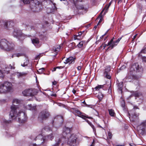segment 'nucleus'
<instances>
[{
	"mask_svg": "<svg viewBox=\"0 0 146 146\" xmlns=\"http://www.w3.org/2000/svg\"><path fill=\"white\" fill-rule=\"evenodd\" d=\"M21 102V100L18 99L13 100V104L11 106L9 115L12 119H17L19 123H23L26 121L27 119V115L23 111H19L18 106L15 105V104H20Z\"/></svg>",
	"mask_w": 146,
	"mask_h": 146,
	"instance_id": "nucleus-1",
	"label": "nucleus"
},
{
	"mask_svg": "<svg viewBox=\"0 0 146 146\" xmlns=\"http://www.w3.org/2000/svg\"><path fill=\"white\" fill-rule=\"evenodd\" d=\"M15 45L9 42L6 39H1L0 42V47L2 49L7 50H11L14 49Z\"/></svg>",
	"mask_w": 146,
	"mask_h": 146,
	"instance_id": "nucleus-2",
	"label": "nucleus"
},
{
	"mask_svg": "<svg viewBox=\"0 0 146 146\" xmlns=\"http://www.w3.org/2000/svg\"><path fill=\"white\" fill-rule=\"evenodd\" d=\"M12 90V85L10 82H5L0 85V94H5Z\"/></svg>",
	"mask_w": 146,
	"mask_h": 146,
	"instance_id": "nucleus-3",
	"label": "nucleus"
},
{
	"mask_svg": "<svg viewBox=\"0 0 146 146\" xmlns=\"http://www.w3.org/2000/svg\"><path fill=\"white\" fill-rule=\"evenodd\" d=\"M29 3L30 7L33 11L37 12L40 10L41 4L37 0H31Z\"/></svg>",
	"mask_w": 146,
	"mask_h": 146,
	"instance_id": "nucleus-4",
	"label": "nucleus"
},
{
	"mask_svg": "<svg viewBox=\"0 0 146 146\" xmlns=\"http://www.w3.org/2000/svg\"><path fill=\"white\" fill-rule=\"evenodd\" d=\"M65 139H67L68 144L70 146H77L78 144L76 141L77 138L74 134H71Z\"/></svg>",
	"mask_w": 146,
	"mask_h": 146,
	"instance_id": "nucleus-5",
	"label": "nucleus"
},
{
	"mask_svg": "<svg viewBox=\"0 0 146 146\" xmlns=\"http://www.w3.org/2000/svg\"><path fill=\"white\" fill-rule=\"evenodd\" d=\"M50 114L48 111L46 110L42 111L39 114L38 119H41V122L42 123L43 120L47 119L50 116Z\"/></svg>",
	"mask_w": 146,
	"mask_h": 146,
	"instance_id": "nucleus-6",
	"label": "nucleus"
},
{
	"mask_svg": "<svg viewBox=\"0 0 146 146\" xmlns=\"http://www.w3.org/2000/svg\"><path fill=\"white\" fill-rule=\"evenodd\" d=\"M141 69L140 66L137 63L133 64L131 66L130 69V72L129 73L131 75H133L136 72H138L140 71Z\"/></svg>",
	"mask_w": 146,
	"mask_h": 146,
	"instance_id": "nucleus-7",
	"label": "nucleus"
},
{
	"mask_svg": "<svg viewBox=\"0 0 146 146\" xmlns=\"http://www.w3.org/2000/svg\"><path fill=\"white\" fill-rule=\"evenodd\" d=\"M37 92L35 89H29L26 90L22 92V93L25 96H32L36 95Z\"/></svg>",
	"mask_w": 146,
	"mask_h": 146,
	"instance_id": "nucleus-8",
	"label": "nucleus"
},
{
	"mask_svg": "<svg viewBox=\"0 0 146 146\" xmlns=\"http://www.w3.org/2000/svg\"><path fill=\"white\" fill-rule=\"evenodd\" d=\"M13 33V36L15 37H16L19 40L23 39V38L21 39V38L25 36V35L22 33L21 30L17 29H14Z\"/></svg>",
	"mask_w": 146,
	"mask_h": 146,
	"instance_id": "nucleus-9",
	"label": "nucleus"
},
{
	"mask_svg": "<svg viewBox=\"0 0 146 146\" xmlns=\"http://www.w3.org/2000/svg\"><path fill=\"white\" fill-rule=\"evenodd\" d=\"M121 38V37L119 38L117 40L113 41V40L114 39V37H113L108 43V45H110L108 48H110L111 49L113 48L114 47L117 45Z\"/></svg>",
	"mask_w": 146,
	"mask_h": 146,
	"instance_id": "nucleus-10",
	"label": "nucleus"
},
{
	"mask_svg": "<svg viewBox=\"0 0 146 146\" xmlns=\"http://www.w3.org/2000/svg\"><path fill=\"white\" fill-rule=\"evenodd\" d=\"M146 127V120L143 121L140 125V129L139 130V132L141 135L145 133V127Z\"/></svg>",
	"mask_w": 146,
	"mask_h": 146,
	"instance_id": "nucleus-11",
	"label": "nucleus"
},
{
	"mask_svg": "<svg viewBox=\"0 0 146 146\" xmlns=\"http://www.w3.org/2000/svg\"><path fill=\"white\" fill-rule=\"evenodd\" d=\"M70 128L66 127H65L64 128L62 132L63 137L62 140L63 138H65L71 135L70 134Z\"/></svg>",
	"mask_w": 146,
	"mask_h": 146,
	"instance_id": "nucleus-12",
	"label": "nucleus"
},
{
	"mask_svg": "<svg viewBox=\"0 0 146 146\" xmlns=\"http://www.w3.org/2000/svg\"><path fill=\"white\" fill-rule=\"evenodd\" d=\"M4 28L7 30H9V28H12L14 25V23L12 21H5L3 22Z\"/></svg>",
	"mask_w": 146,
	"mask_h": 146,
	"instance_id": "nucleus-13",
	"label": "nucleus"
},
{
	"mask_svg": "<svg viewBox=\"0 0 146 146\" xmlns=\"http://www.w3.org/2000/svg\"><path fill=\"white\" fill-rule=\"evenodd\" d=\"M137 109H139V108L137 106H134L133 109L130 111V113H129V114H131L132 117L134 118L138 117L139 115V113L135 111V110Z\"/></svg>",
	"mask_w": 146,
	"mask_h": 146,
	"instance_id": "nucleus-14",
	"label": "nucleus"
},
{
	"mask_svg": "<svg viewBox=\"0 0 146 146\" xmlns=\"http://www.w3.org/2000/svg\"><path fill=\"white\" fill-rule=\"evenodd\" d=\"M111 67V66H106L104 73V77L109 79H110L111 78V76L109 73V72L110 71Z\"/></svg>",
	"mask_w": 146,
	"mask_h": 146,
	"instance_id": "nucleus-15",
	"label": "nucleus"
},
{
	"mask_svg": "<svg viewBox=\"0 0 146 146\" xmlns=\"http://www.w3.org/2000/svg\"><path fill=\"white\" fill-rule=\"evenodd\" d=\"M71 1L74 2L75 6L76 8L78 10L83 9L84 7L82 5H79L78 4V1L77 0H71Z\"/></svg>",
	"mask_w": 146,
	"mask_h": 146,
	"instance_id": "nucleus-16",
	"label": "nucleus"
},
{
	"mask_svg": "<svg viewBox=\"0 0 146 146\" xmlns=\"http://www.w3.org/2000/svg\"><path fill=\"white\" fill-rule=\"evenodd\" d=\"M75 59V58H73L72 57H70L67 59L66 60V62H64V63L67 64L69 63V64H73L74 62Z\"/></svg>",
	"mask_w": 146,
	"mask_h": 146,
	"instance_id": "nucleus-17",
	"label": "nucleus"
},
{
	"mask_svg": "<svg viewBox=\"0 0 146 146\" xmlns=\"http://www.w3.org/2000/svg\"><path fill=\"white\" fill-rule=\"evenodd\" d=\"M74 112L78 114V116L83 119H85V118L86 117L89 118V117H86L84 115L82 114V113L79 110H78L74 109Z\"/></svg>",
	"mask_w": 146,
	"mask_h": 146,
	"instance_id": "nucleus-18",
	"label": "nucleus"
},
{
	"mask_svg": "<svg viewBox=\"0 0 146 146\" xmlns=\"http://www.w3.org/2000/svg\"><path fill=\"white\" fill-rule=\"evenodd\" d=\"M33 43L37 47H39L40 45L39 44V41L38 38H35L32 40Z\"/></svg>",
	"mask_w": 146,
	"mask_h": 146,
	"instance_id": "nucleus-19",
	"label": "nucleus"
},
{
	"mask_svg": "<svg viewBox=\"0 0 146 146\" xmlns=\"http://www.w3.org/2000/svg\"><path fill=\"white\" fill-rule=\"evenodd\" d=\"M28 74V72H17L15 73V75L18 78H21L26 76Z\"/></svg>",
	"mask_w": 146,
	"mask_h": 146,
	"instance_id": "nucleus-20",
	"label": "nucleus"
},
{
	"mask_svg": "<svg viewBox=\"0 0 146 146\" xmlns=\"http://www.w3.org/2000/svg\"><path fill=\"white\" fill-rule=\"evenodd\" d=\"M37 139L40 140L41 141H42V140L43 141L41 142V143H43V142H44L46 140L45 136L43 137L42 135L40 134L36 137L35 140H36Z\"/></svg>",
	"mask_w": 146,
	"mask_h": 146,
	"instance_id": "nucleus-21",
	"label": "nucleus"
},
{
	"mask_svg": "<svg viewBox=\"0 0 146 146\" xmlns=\"http://www.w3.org/2000/svg\"><path fill=\"white\" fill-rule=\"evenodd\" d=\"M11 120H9L8 121L7 120L5 119H2L1 121V123L3 125H7L10 123H11Z\"/></svg>",
	"mask_w": 146,
	"mask_h": 146,
	"instance_id": "nucleus-22",
	"label": "nucleus"
},
{
	"mask_svg": "<svg viewBox=\"0 0 146 146\" xmlns=\"http://www.w3.org/2000/svg\"><path fill=\"white\" fill-rule=\"evenodd\" d=\"M104 9H105L104 8V9H103L102 10V11L100 15H99V17H98V18H100L98 23V24H97V25H99V24L102 22V19H103V17H102V13L104 11Z\"/></svg>",
	"mask_w": 146,
	"mask_h": 146,
	"instance_id": "nucleus-23",
	"label": "nucleus"
},
{
	"mask_svg": "<svg viewBox=\"0 0 146 146\" xmlns=\"http://www.w3.org/2000/svg\"><path fill=\"white\" fill-rule=\"evenodd\" d=\"M53 134L52 133L45 136L46 140H52L54 138Z\"/></svg>",
	"mask_w": 146,
	"mask_h": 146,
	"instance_id": "nucleus-24",
	"label": "nucleus"
},
{
	"mask_svg": "<svg viewBox=\"0 0 146 146\" xmlns=\"http://www.w3.org/2000/svg\"><path fill=\"white\" fill-rule=\"evenodd\" d=\"M28 109L30 110H35L36 109V106H32V105L30 104L28 105Z\"/></svg>",
	"mask_w": 146,
	"mask_h": 146,
	"instance_id": "nucleus-25",
	"label": "nucleus"
},
{
	"mask_svg": "<svg viewBox=\"0 0 146 146\" xmlns=\"http://www.w3.org/2000/svg\"><path fill=\"white\" fill-rule=\"evenodd\" d=\"M123 82H118L117 84V86L118 87V89L120 91H122V88L123 87Z\"/></svg>",
	"mask_w": 146,
	"mask_h": 146,
	"instance_id": "nucleus-26",
	"label": "nucleus"
},
{
	"mask_svg": "<svg viewBox=\"0 0 146 146\" xmlns=\"http://www.w3.org/2000/svg\"><path fill=\"white\" fill-rule=\"evenodd\" d=\"M111 3V2H110L109 3L108 5H106L105 7L103 9H105H105V11L104 13V15L108 11V9L110 7Z\"/></svg>",
	"mask_w": 146,
	"mask_h": 146,
	"instance_id": "nucleus-27",
	"label": "nucleus"
},
{
	"mask_svg": "<svg viewBox=\"0 0 146 146\" xmlns=\"http://www.w3.org/2000/svg\"><path fill=\"white\" fill-rule=\"evenodd\" d=\"M111 3V2H110L109 3L108 5H106L105 7L103 9H105H105V11L104 13V15L108 11V9L110 7Z\"/></svg>",
	"mask_w": 146,
	"mask_h": 146,
	"instance_id": "nucleus-28",
	"label": "nucleus"
},
{
	"mask_svg": "<svg viewBox=\"0 0 146 146\" xmlns=\"http://www.w3.org/2000/svg\"><path fill=\"white\" fill-rule=\"evenodd\" d=\"M84 32V31L81 32L80 31L78 33V35H76V36L75 37V38H76L77 39H80L81 38V36L82 33Z\"/></svg>",
	"mask_w": 146,
	"mask_h": 146,
	"instance_id": "nucleus-29",
	"label": "nucleus"
},
{
	"mask_svg": "<svg viewBox=\"0 0 146 146\" xmlns=\"http://www.w3.org/2000/svg\"><path fill=\"white\" fill-rule=\"evenodd\" d=\"M109 114L112 117L114 116L115 112L112 109H109L108 110Z\"/></svg>",
	"mask_w": 146,
	"mask_h": 146,
	"instance_id": "nucleus-30",
	"label": "nucleus"
},
{
	"mask_svg": "<svg viewBox=\"0 0 146 146\" xmlns=\"http://www.w3.org/2000/svg\"><path fill=\"white\" fill-rule=\"evenodd\" d=\"M29 63V60L27 59H26L25 61L23 63V64H21V66L23 67H25L27 66Z\"/></svg>",
	"mask_w": 146,
	"mask_h": 146,
	"instance_id": "nucleus-31",
	"label": "nucleus"
},
{
	"mask_svg": "<svg viewBox=\"0 0 146 146\" xmlns=\"http://www.w3.org/2000/svg\"><path fill=\"white\" fill-rule=\"evenodd\" d=\"M133 95L136 97H139L140 96L142 95V94L141 93L137 92H135L133 94Z\"/></svg>",
	"mask_w": 146,
	"mask_h": 146,
	"instance_id": "nucleus-32",
	"label": "nucleus"
},
{
	"mask_svg": "<svg viewBox=\"0 0 146 146\" xmlns=\"http://www.w3.org/2000/svg\"><path fill=\"white\" fill-rule=\"evenodd\" d=\"M24 55V53H19L15 54H14L15 56H16L19 57L20 56H22Z\"/></svg>",
	"mask_w": 146,
	"mask_h": 146,
	"instance_id": "nucleus-33",
	"label": "nucleus"
},
{
	"mask_svg": "<svg viewBox=\"0 0 146 146\" xmlns=\"http://www.w3.org/2000/svg\"><path fill=\"white\" fill-rule=\"evenodd\" d=\"M45 68H41L39 69L38 70H37V72L39 74H41L43 72Z\"/></svg>",
	"mask_w": 146,
	"mask_h": 146,
	"instance_id": "nucleus-34",
	"label": "nucleus"
},
{
	"mask_svg": "<svg viewBox=\"0 0 146 146\" xmlns=\"http://www.w3.org/2000/svg\"><path fill=\"white\" fill-rule=\"evenodd\" d=\"M84 43L83 41H80L77 45V46L79 48H80L82 47Z\"/></svg>",
	"mask_w": 146,
	"mask_h": 146,
	"instance_id": "nucleus-35",
	"label": "nucleus"
},
{
	"mask_svg": "<svg viewBox=\"0 0 146 146\" xmlns=\"http://www.w3.org/2000/svg\"><path fill=\"white\" fill-rule=\"evenodd\" d=\"M104 85H100L96 87L95 89L96 90H98L102 88L104 86Z\"/></svg>",
	"mask_w": 146,
	"mask_h": 146,
	"instance_id": "nucleus-36",
	"label": "nucleus"
},
{
	"mask_svg": "<svg viewBox=\"0 0 146 146\" xmlns=\"http://www.w3.org/2000/svg\"><path fill=\"white\" fill-rule=\"evenodd\" d=\"M23 2L25 4L29 3L30 2V0H22Z\"/></svg>",
	"mask_w": 146,
	"mask_h": 146,
	"instance_id": "nucleus-37",
	"label": "nucleus"
},
{
	"mask_svg": "<svg viewBox=\"0 0 146 146\" xmlns=\"http://www.w3.org/2000/svg\"><path fill=\"white\" fill-rule=\"evenodd\" d=\"M108 136L109 137V138L110 139H111V138L112 137V135L111 133V132L110 131L108 132Z\"/></svg>",
	"mask_w": 146,
	"mask_h": 146,
	"instance_id": "nucleus-38",
	"label": "nucleus"
},
{
	"mask_svg": "<svg viewBox=\"0 0 146 146\" xmlns=\"http://www.w3.org/2000/svg\"><path fill=\"white\" fill-rule=\"evenodd\" d=\"M44 129L46 131H50L51 129L48 126H46L44 127Z\"/></svg>",
	"mask_w": 146,
	"mask_h": 146,
	"instance_id": "nucleus-39",
	"label": "nucleus"
},
{
	"mask_svg": "<svg viewBox=\"0 0 146 146\" xmlns=\"http://www.w3.org/2000/svg\"><path fill=\"white\" fill-rule=\"evenodd\" d=\"M121 106L123 108H124L125 107V102H124V101H122V102H121Z\"/></svg>",
	"mask_w": 146,
	"mask_h": 146,
	"instance_id": "nucleus-40",
	"label": "nucleus"
},
{
	"mask_svg": "<svg viewBox=\"0 0 146 146\" xmlns=\"http://www.w3.org/2000/svg\"><path fill=\"white\" fill-rule=\"evenodd\" d=\"M90 126H91V127H92V128L93 129L94 131H96V129L94 125L91 123H90Z\"/></svg>",
	"mask_w": 146,
	"mask_h": 146,
	"instance_id": "nucleus-41",
	"label": "nucleus"
},
{
	"mask_svg": "<svg viewBox=\"0 0 146 146\" xmlns=\"http://www.w3.org/2000/svg\"><path fill=\"white\" fill-rule=\"evenodd\" d=\"M60 46H58L57 48H56L55 50V52L58 51L60 50Z\"/></svg>",
	"mask_w": 146,
	"mask_h": 146,
	"instance_id": "nucleus-42",
	"label": "nucleus"
},
{
	"mask_svg": "<svg viewBox=\"0 0 146 146\" xmlns=\"http://www.w3.org/2000/svg\"><path fill=\"white\" fill-rule=\"evenodd\" d=\"M4 77V75L2 72V71L0 70V78H3Z\"/></svg>",
	"mask_w": 146,
	"mask_h": 146,
	"instance_id": "nucleus-43",
	"label": "nucleus"
},
{
	"mask_svg": "<svg viewBox=\"0 0 146 146\" xmlns=\"http://www.w3.org/2000/svg\"><path fill=\"white\" fill-rule=\"evenodd\" d=\"M141 53H146V47L141 51Z\"/></svg>",
	"mask_w": 146,
	"mask_h": 146,
	"instance_id": "nucleus-44",
	"label": "nucleus"
},
{
	"mask_svg": "<svg viewBox=\"0 0 146 146\" xmlns=\"http://www.w3.org/2000/svg\"><path fill=\"white\" fill-rule=\"evenodd\" d=\"M9 68H10L11 69H15V67L12 66L11 64L9 65Z\"/></svg>",
	"mask_w": 146,
	"mask_h": 146,
	"instance_id": "nucleus-45",
	"label": "nucleus"
},
{
	"mask_svg": "<svg viewBox=\"0 0 146 146\" xmlns=\"http://www.w3.org/2000/svg\"><path fill=\"white\" fill-rule=\"evenodd\" d=\"M98 96L99 97L101 98V99H102L103 97V94L101 93H100V94H99Z\"/></svg>",
	"mask_w": 146,
	"mask_h": 146,
	"instance_id": "nucleus-46",
	"label": "nucleus"
},
{
	"mask_svg": "<svg viewBox=\"0 0 146 146\" xmlns=\"http://www.w3.org/2000/svg\"><path fill=\"white\" fill-rule=\"evenodd\" d=\"M142 60L144 62H146V57L145 56H143L142 57Z\"/></svg>",
	"mask_w": 146,
	"mask_h": 146,
	"instance_id": "nucleus-47",
	"label": "nucleus"
},
{
	"mask_svg": "<svg viewBox=\"0 0 146 146\" xmlns=\"http://www.w3.org/2000/svg\"><path fill=\"white\" fill-rule=\"evenodd\" d=\"M126 66L125 65H123L120 68V70H123L125 68Z\"/></svg>",
	"mask_w": 146,
	"mask_h": 146,
	"instance_id": "nucleus-48",
	"label": "nucleus"
},
{
	"mask_svg": "<svg viewBox=\"0 0 146 146\" xmlns=\"http://www.w3.org/2000/svg\"><path fill=\"white\" fill-rule=\"evenodd\" d=\"M82 66H78L77 68V69L78 70H80L82 68Z\"/></svg>",
	"mask_w": 146,
	"mask_h": 146,
	"instance_id": "nucleus-49",
	"label": "nucleus"
},
{
	"mask_svg": "<svg viewBox=\"0 0 146 146\" xmlns=\"http://www.w3.org/2000/svg\"><path fill=\"white\" fill-rule=\"evenodd\" d=\"M50 96H52L56 97V94H52L50 95Z\"/></svg>",
	"mask_w": 146,
	"mask_h": 146,
	"instance_id": "nucleus-50",
	"label": "nucleus"
},
{
	"mask_svg": "<svg viewBox=\"0 0 146 146\" xmlns=\"http://www.w3.org/2000/svg\"><path fill=\"white\" fill-rule=\"evenodd\" d=\"M48 36L47 35H45V37H44V36L43 39L46 40V38H48Z\"/></svg>",
	"mask_w": 146,
	"mask_h": 146,
	"instance_id": "nucleus-51",
	"label": "nucleus"
},
{
	"mask_svg": "<svg viewBox=\"0 0 146 146\" xmlns=\"http://www.w3.org/2000/svg\"><path fill=\"white\" fill-rule=\"evenodd\" d=\"M109 45H108V44H105L104 45V48H105L107 46H108ZM110 46V45H109Z\"/></svg>",
	"mask_w": 146,
	"mask_h": 146,
	"instance_id": "nucleus-52",
	"label": "nucleus"
},
{
	"mask_svg": "<svg viewBox=\"0 0 146 146\" xmlns=\"http://www.w3.org/2000/svg\"><path fill=\"white\" fill-rule=\"evenodd\" d=\"M72 92L74 94H75L76 93V91L74 90H72Z\"/></svg>",
	"mask_w": 146,
	"mask_h": 146,
	"instance_id": "nucleus-53",
	"label": "nucleus"
},
{
	"mask_svg": "<svg viewBox=\"0 0 146 146\" xmlns=\"http://www.w3.org/2000/svg\"><path fill=\"white\" fill-rule=\"evenodd\" d=\"M105 36V35L104 34V35H102L101 37L100 38L102 39Z\"/></svg>",
	"mask_w": 146,
	"mask_h": 146,
	"instance_id": "nucleus-54",
	"label": "nucleus"
},
{
	"mask_svg": "<svg viewBox=\"0 0 146 146\" xmlns=\"http://www.w3.org/2000/svg\"><path fill=\"white\" fill-rule=\"evenodd\" d=\"M118 1V3H121L122 2V0H117Z\"/></svg>",
	"mask_w": 146,
	"mask_h": 146,
	"instance_id": "nucleus-55",
	"label": "nucleus"
},
{
	"mask_svg": "<svg viewBox=\"0 0 146 146\" xmlns=\"http://www.w3.org/2000/svg\"><path fill=\"white\" fill-rule=\"evenodd\" d=\"M40 57V55H38L37 56H36V58L38 59V58H39Z\"/></svg>",
	"mask_w": 146,
	"mask_h": 146,
	"instance_id": "nucleus-56",
	"label": "nucleus"
},
{
	"mask_svg": "<svg viewBox=\"0 0 146 146\" xmlns=\"http://www.w3.org/2000/svg\"><path fill=\"white\" fill-rule=\"evenodd\" d=\"M56 68H54L53 69V70L52 71H55L56 70Z\"/></svg>",
	"mask_w": 146,
	"mask_h": 146,
	"instance_id": "nucleus-57",
	"label": "nucleus"
},
{
	"mask_svg": "<svg viewBox=\"0 0 146 146\" xmlns=\"http://www.w3.org/2000/svg\"><path fill=\"white\" fill-rule=\"evenodd\" d=\"M82 103L86 105H87L86 103L85 102V101H84L83 102H82Z\"/></svg>",
	"mask_w": 146,
	"mask_h": 146,
	"instance_id": "nucleus-58",
	"label": "nucleus"
},
{
	"mask_svg": "<svg viewBox=\"0 0 146 146\" xmlns=\"http://www.w3.org/2000/svg\"><path fill=\"white\" fill-rule=\"evenodd\" d=\"M109 29H108L106 32L105 33L104 35H105L107 34V33H108L109 31Z\"/></svg>",
	"mask_w": 146,
	"mask_h": 146,
	"instance_id": "nucleus-59",
	"label": "nucleus"
},
{
	"mask_svg": "<svg viewBox=\"0 0 146 146\" xmlns=\"http://www.w3.org/2000/svg\"><path fill=\"white\" fill-rule=\"evenodd\" d=\"M97 25H96L94 28V29L95 30L97 28Z\"/></svg>",
	"mask_w": 146,
	"mask_h": 146,
	"instance_id": "nucleus-60",
	"label": "nucleus"
},
{
	"mask_svg": "<svg viewBox=\"0 0 146 146\" xmlns=\"http://www.w3.org/2000/svg\"><path fill=\"white\" fill-rule=\"evenodd\" d=\"M136 37V35H134L133 36V39H135V38Z\"/></svg>",
	"mask_w": 146,
	"mask_h": 146,
	"instance_id": "nucleus-61",
	"label": "nucleus"
},
{
	"mask_svg": "<svg viewBox=\"0 0 146 146\" xmlns=\"http://www.w3.org/2000/svg\"><path fill=\"white\" fill-rule=\"evenodd\" d=\"M33 146H36V144H33Z\"/></svg>",
	"mask_w": 146,
	"mask_h": 146,
	"instance_id": "nucleus-62",
	"label": "nucleus"
},
{
	"mask_svg": "<svg viewBox=\"0 0 146 146\" xmlns=\"http://www.w3.org/2000/svg\"><path fill=\"white\" fill-rule=\"evenodd\" d=\"M90 146H94V145H93V143Z\"/></svg>",
	"mask_w": 146,
	"mask_h": 146,
	"instance_id": "nucleus-63",
	"label": "nucleus"
},
{
	"mask_svg": "<svg viewBox=\"0 0 146 146\" xmlns=\"http://www.w3.org/2000/svg\"><path fill=\"white\" fill-rule=\"evenodd\" d=\"M117 146H123V145H117Z\"/></svg>",
	"mask_w": 146,
	"mask_h": 146,
	"instance_id": "nucleus-64",
	"label": "nucleus"
}]
</instances>
